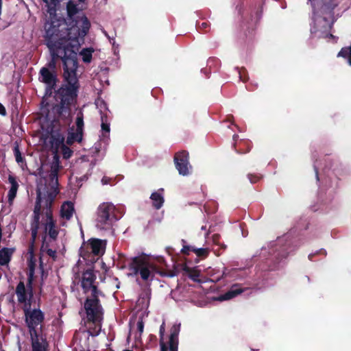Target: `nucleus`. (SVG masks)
Returning <instances> with one entry per match:
<instances>
[{"instance_id":"nucleus-41","label":"nucleus","mask_w":351,"mask_h":351,"mask_svg":"<svg viewBox=\"0 0 351 351\" xmlns=\"http://www.w3.org/2000/svg\"><path fill=\"white\" fill-rule=\"evenodd\" d=\"M40 250L42 251H46V253L47 254V255L49 256H50L51 258H52L54 261L56 260V250H53L51 248H49L48 247H44L43 249H42V247L40 248Z\"/></svg>"},{"instance_id":"nucleus-7","label":"nucleus","mask_w":351,"mask_h":351,"mask_svg":"<svg viewBox=\"0 0 351 351\" xmlns=\"http://www.w3.org/2000/svg\"><path fill=\"white\" fill-rule=\"evenodd\" d=\"M115 207L110 202H103L97 208V226L102 229H108L117 220L114 214Z\"/></svg>"},{"instance_id":"nucleus-54","label":"nucleus","mask_w":351,"mask_h":351,"mask_svg":"<svg viewBox=\"0 0 351 351\" xmlns=\"http://www.w3.org/2000/svg\"><path fill=\"white\" fill-rule=\"evenodd\" d=\"M201 229L203 230H206V226H202Z\"/></svg>"},{"instance_id":"nucleus-53","label":"nucleus","mask_w":351,"mask_h":351,"mask_svg":"<svg viewBox=\"0 0 351 351\" xmlns=\"http://www.w3.org/2000/svg\"><path fill=\"white\" fill-rule=\"evenodd\" d=\"M313 256H314V254H309V255H308V258H309L310 260H312V258H313Z\"/></svg>"},{"instance_id":"nucleus-21","label":"nucleus","mask_w":351,"mask_h":351,"mask_svg":"<svg viewBox=\"0 0 351 351\" xmlns=\"http://www.w3.org/2000/svg\"><path fill=\"white\" fill-rule=\"evenodd\" d=\"M74 212V206L71 202H65L61 206L60 215L62 218L69 220Z\"/></svg>"},{"instance_id":"nucleus-57","label":"nucleus","mask_w":351,"mask_h":351,"mask_svg":"<svg viewBox=\"0 0 351 351\" xmlns=\"http://www.w3.org/2000/svg\"><path fill=\"white\" fill-rule=\"evenodd\" d=\"M226 246L225 245H222V248H223V250H225V249H226Z\"/></svg>"},{"instance_id":"nucleus-10","label":"nucleus","mask_w":351,"mask_h":351,"mask_svg":"<svg viewBox=\"0 0 351 351\" xmlns=\"http://www.w3.org/2000/svg\"><path fill=\"white\" fill-rule=\"evenodd\" d=\"M14 293L19 304L22 306L32 305L34 298L33 287L25 285L23 280H21L19 282L15 288Z\"/></svg>"},{"instance_id":"nucleus-58","label":"nucleus","mask_w":351,"mask_h":351,"mask_svg":"<svg viewBox=\"0 0 351 351\" xmlns=\"http://www.w3.org/2000/svg\"><path fill=\"white\" fill-rule=\"evenodd\" d=\"M240 142H241L240 143H245L246 141H241Z\"/></svg>"},{"instance_id":"nucleus-36","label":"nucleus","mask_w":351,"mask_h":351,"mask_svg":"<svg viewBox=\"0 0 351 351\" xmlns=\"http://www.w3.org/2000/svg\"><path fill=\"white\" fill-rule=\"evenodd\" d=\"M101 130H102V135L106 137L109 135L110 129V124L107 123V117L101 116Z\"/></svg>"},{"instance_id":"nucleus-8","label":"nucleus","mask_w":351,"mask_h":351,"mask_svg":"<svg viewBox=\"0 0 351 351\" xmlns=\"http://www.w3.org/2000/svg\"><path fill=\"white\" fill-rule=\"evenodd\" d=\"M180 331V324H174L170 329V335L167 343L164 341V335L165 332V322H163L160 326V351H178L179 333Z\"/></svg>"},{"instance_id":"nucleus-38","label":"nucleus","mask_w":351,"mask_h":351,"mask_svg":"<svg viewBox=\"0 0 351 351\" xmlns=\"http://www.w3.org/2000/svg\"><path fill=\"white\" fill-rule=\"evenodd\" d=\"M60 148L62 150V156L64 159H69L71 157L73 151L69 147L64 144Z\"/></svg>"},{"instance_id":"nucleus-23","label":"nucleus","mask_w":351,"mask_h":351,"mask_svg":"<svg viewBox=\"0 0 351 351\" xmlns=\"http://www.w3.org/2000/svg\"><path fill=\"white\" fill-rule=\"evenodd\" d=\"M163 192V189H160L157 192H154L152 193L150 196V199L152 201V206L157 210L160 209L165 202L163 195L162 193H160L159 191Z\"/></svg>"},{"instance_id":"nucleus-56","label":"nucleus","mask_w":351,"mask_h":351,"mask_svg":"<svg viewBox=\"0 0 351 351\" xmlns=\"http://www.w3.org/2000/svg\"><path fill=\"white\" fill-rule=\"evenodd\" d=\"M328 36L330 37V38H333L334 37L333 35L331 34H329Z\"/></svg>"},{"instance_id":"nucleus-51","label":"nucleus","mask_w":351,"mask_h":351,"mask_svg":"<svg viewBox=\"0 0 351 351\" xmlns=\"http://www.w3.org/2000/svg\"><path fill=\"white\" fill-rule=\"evenodd\" d=\"M239 138V136H238L237 134H234V135H233V140H234V141H236V140H237V138Z\"/></svg>"},{"instance_id":"nucleus-35","label":"nucleus","mask_w":351,"mask_h":351,"mask_svg":"<svg viewBox=\"0 0 351 351\" xmlns=\"http://www.w3.org/2000/svg\"><path fill=\"white\" fill-rule=\"evenodd\" d=\"M192 252H193L197 255V256L202 258H205L209 255L208 248H197L193 247V248H192Z\"/></svg>"},{"instance_id":"nucleus-44","label":"nucleus","mask_w":351,"mask_h":351,"mask_svg":"<svg viewBox=\"0 0 351 351\" xmlns=\"http://www.w3.org/2000/svg\"><path fill=\"white\" fill-rule=\"evenodd\" d=\"M143 328H144V323H143V320L138 321V322H137V330L139 332L140 336L141 335V334L143 332Z\"/></svg>"},{"instance_id":"nucleus-12","label":"nucleus","mask_w":351,"mask_h":351,"mask_svg":"<svg viewBox=\"0 0 351 351\" xmlns=\"http://www.w3.org/2000/svg\"><path fill=\"white\" fill-rule=\"evenodd\" d=\"M61 168L62 166L60 165L59 158L56 155L51 165V169L49 175V184L51 189L53 191V193L51 194L53 197L59 193L58 173Z\"/></svg>"},{"instance_id":"nucleus-59","label":"nucleus","mask_w":351,"mask_h":351,"mask_svg":"<svg viewBox=\"0 0 351 351\" xmlns=\"http://www.w3.org/2000/svg\"><path fill=\"white\" fill-rule=\"evenodd\" d=\"M123 351H132V350H125Z\"/></svg>"},{"instance_id":"nucleus-2","label":"nucleus","mask_w":351,"mask_h":351,"mask_svg":"<svg viewBox=\"0 0 351 351\" xmlns=\"http://www.w3.org/2000/svg\"><path fill=\"white\" fill-rule=\"evenodd\" d=\"M58 93L59 102L52 109L40 110L44 121L42 123V129L50 135V143L56 149L60 148L64 145V136L61 132L62 127L70 125L71 119V103L75 95L73 91H66L62 94L63 90Z\"/></svg>"},{"instance_id":"nucleus-3","label":"nucleus","mask_w":351,"mask_h":351,"mask_svg":"<svg viewBox=\"0 0 351 351\" xmlns=\"http://www.w3.org/2000/svg\"><path fill=\"white\" fill-rule=\"evenodd\" d=\"M78 67V62L76 60L75 69L71 68L68 69L69 77L65 78V66L63 64V83L57 88V83L58 82V74L56 71H51L49 68L42 67L39 71L38 80L46 85L45 94L42 98L40 103V110L45 109H52L55 105L58 104V93L63 90L62 94L64 95L66 91L74 92L75 98L71 103V107L75 105L77 102V93L80 88L79 80L77 76V69ZM58 100H60L58 99Z\"/></svg>"},{"instance_id":"nucleus-43","label":"nucleus","mask_w":351,"mask_h":351,"mask_svg":"<svg viewBox=\"0 0 351 351\" xmlns=\"http://www.w3.org/2000/svg\"><path fill=\"white\" fill-rule=\"evenodd\" d=\"M210 27V24L208 22H203L198 25V29L200 31H203L204 32H207V29Z\"/></svg>"},{"instance_id":"nucleus-1","label":"nucleus","mask_w":351,"mask_h":351,"mask_svg":"<svg viewBox=\"0 0 351 351\" xmlns=\"http://www.w3.org/2000/svg\"><path fill=\"white\" fill-rule=\"evenodd\" d=\"M45 43L49 51H62V64L65 66V78L69 77L68 73L71 66L75 69L77 60V45L80 36L71 34V27L66 24V20L53 19L45 26Z\"/></svg>"},{"instance_id":"nucleus-18","label":"nucleus","mask_w":351,"mask_h":351,"mask_svg":"<svg viewBox=\"0 0 351 351\" xmlns=\"http://www.w3.org/2000/svg\"><path fill=\"white\" fill-rule=\"evenodd\" d=\"M243 291L244 289H243L239 285H233L228 291L220 296V300H230L241 294Z\"/></svg>"},{"instance_id":"nucleus-19","label":"nucleus","mask_w":351,"mask_h":351,"mask_svg":"<svg viewBox=\"0 0 351 351\" xmlns=\"http://www.w3.org/2000/svg\"><path fill=\"white\" fill-rule=\"evenodd\" d=\"M8 182L11 184L10 189L8 193V202H12L16 196V193L19 189V183L15 176L9 174Z\"/></svg>"},{"instance_id":"nucleus-16","label":"nucleus","mask_w":351,"mask_h":351,"mask_svg":"<svg viewBox=\"0 0 351 351\" xmlns=\"http://www.w3.org/2000/svg\"><path fill=\"white\" fill-rule=\"evenodd\" d=\"M148 265L149 263L145 257L135 256L131 259L130 263L128 264V268L134 273V274L136 275L138 274L141 269Z\"/></svg>"},{"instance_id":"nucleus-31","label":"nucleus","mask_w":351,"mask_h":351,"mask_svg":"<svg viewBox=\"0 0 351 351\" xmlns=\"http://www.w3.org/2000/svg\"><path fill=\"white\" fill-rule=\"evenodd\" d=\"M93 51V48H84L81 51L80 55L82 56L84 62L90 63L91 62Z\"/></svg>"},{"instance_id":"nucleus-50","label":"nucleus","mask_w":351,"mask_h":351,"mask_svg":"<svg viewBox=\"0 0 351 351\" xmlns=\"http://www.w3.org/2000/svg\"><path fill=\"white\" fill-rule=\"evenodd\" d=\"M250 148H248V149H247V150L246 151V152H250ZM236 151H237V153H239V154H243V153H245V152H241V151H240V150H237V149Z\"/></svg>"},{"instance_id":"nucleus-47","label":"nucleus","mask_w":351,"mask_h":351,"mask_svg":"<svg viewBox=\"0 0 351 351\" xmlns=\"http://www.w3.org/2000/svg\"><path fill=\"white\" fill-rule=\"evenodd\" d=\"M0 114L2 116H5L7 114L5 108L1 103H0Z\"/></svg>"},{"instance_id":"nucleus-6","label":"nucleus","mask_w":351,"mask_h":351,"mask_svg":"<svg viewBox=\"0 0 351 351\" xmlns=\"http://www.w3.org/2000/svg\"><path fill=\"white\" fill-rule=\"evenodd\" d=\"M104 296L103 292L98 287H93L90 295L84 302V308L88 322L95 323L103 315V307L99 297Z\"/></svg>"},{"instance_id":"nucleus-37","label":"nucleus","mask_w":351,"mask_h":351,"mask_svg":"<svg viewBox=\"0 0 351 351\" xmlns=\"http://www.w3.org/2000/svg\"><path fill=\"white\" fill-rule=\"evenodd\" d=\"M26 274H27V276L26 285H27L29 287H33L34 281L35 280V271L27 270Z\"/></svg>"},{"instance_id":"nucleus-30","label":"nucleus","mask_w":351,"mask_h":351,"mask_svg":"<svg viewBox=\"0 0 351 351\" xmlns=\"http://www.w3.org/2000/svg\"><path fill=\"white\" fill-rule=\"evenodd\" d=\"M27 270L28 271H34L36 267V258L35 257L34 251H28L27 250Z\"/></svg>"},{"instance_id":"nucleus-17","label":"nucleus","mask_w":351,"mask_h":351,"mask_svg":"<svg viewBox=\"0 0 351 351\" xmlns=\"http://www.w3.org/2000/svg\"><path fill=\"white\" fill-rule=\"evenodd\" d=\"M41 202V194L40 192H38L37 193L36 204L34 208V215L30 224L40 225L41 222L40 221V219L42 208Z\"/></svg>"},{"instance_id":"nucleus-20","label":"nucleus","mask_w":351,"mask_h":351,"mask_svg":"<svg viewBox=\"0 0 351 351\" xmlns=\"http://www.w3.org/2000/svg\"><path fill=\"white\" fill-rule=\"evenodd\" d=\"M186 265V264L176 263L174 264L172 269L164 270L160 269L157 271L156 272L159 274L162 277H169L172 278L176 276L179 274L180 271L182 270V266Z\"/></svg>"},{"instance_id":"nucleus-11","label":"nucleus","mask_w":351,"mask_h":351,"mask_svg":"<svg viewBox=\"0 0 351 351\" xmlns=\"http://www.w3.org/2000/svg\"><path fill=\"white\" fill-rule=\"evenodd\" d=\"M40 226L43 228L42 233V249H43L49 246L47 237H49V241L57 240L59 234V228L56 225V221L41 222Z\"/></svg>"},{"instance_id":"nucleus-29","label":"nucleus","mask_w":351,"mask_h":351,"mask_svg":"<svg viewBox=\"0 0 351 351\" xmlns=\"http://www.w3.org/2000/svg\"><path fill=\"white\" fill-rule=\"evenodd\" d=\"M13 152L15 157L16 162L21 167L23 164H25V159L23 157L22 154L19 149V144L16 142L13 148Z\"/></svg>"},{"instance_id":"nucleus-24","label":"nucleus","mask_w":351,"mask_h":351,"mask_svg":"<svg viewBox=\"0 0 351 351\" xmlns=\"http://www.w3.org/2000/svg\"><path fill=\"white\" fill-rule=\"evenodd\" d=\"M14 250L13 248L3 247L0 250V265H8L11 260Z\"/></svg>"},{"instance_id":"nucleus-32","label":"nucleus","mask_w":351,"mask_h":351,"mask_svg":"<svg viewBox=\"0 0 351 351\" xmlns=\"http://www.w3.org/2000/svg\"><path fill=\"white\" fill-rule=\"evenodd\" d=\"M62 1V0H43V1L46 3L50 14L56 12V7Z\"/></svg>"},{"instance_id":"nucleus-52","label":"nucleus","mask_w":351,"mask_h":351,"mask_svg":"<svg viewBox=\"0 0 351 351\" xmlns=\"http://www.w3.org/2000/svg\"><path fill=\"white\" fill-rule=\"evenodd\" d=\"M315 173H316V178L317 180H319L318 171L317 169H315Z\"/></svg>"},{"instance_id":"nucleus-27","label":"nucleus","mask_w":351,"mask_h":351,"mask_svg":"<svg viewBox=\"0 0 351 351\" xmlns=\"http://www.w3.org/2000/svg\"><path fill=\"white\" fill-rule=\"evenodd\" d=\"M71 131H69L66 138V143L71 145L74 142H81L83 138V133L80 132L77 130L73 132V127L71 128Z\"/></svg>"},{"instance_id":"nucleus-39","label":"nucleus","mask_w":351,"mask_h":351,"mask_svg":"<svg viewBox=\"0 0 351 351\" xmlns=\"http://www.w3.org/2000/svg\"><path fill=\"white\" fill-rule=\"evenodd\" d=\"M148 266H149V265L145 266L142 269H141L139 271V272H138V274H140V275H141V277L144 280H148V278H149V277L150 276V271L149 269V267Z\"/></svg>"},{"instance_id":"nucleus-46","label":"nucleus","mask_w":351,"mask_h":351,"mask_svg":"<svg viewBox=\"0 0 351 351\" xmlns=\"http://www.w3.org/2000/svg\"><path fill=\"white\" fill-rule=\"evenodd\" d=\"M220 235L218 234H214L213 235V241L216 245H220L219 243Z\"/></svg>"},{"instance_id":"nucleus-33","label":"nucleus","mask_w":351,"mask_h":351,"mask_svg":"<svg viewBox=\"0 0 351 351\" xmlns=\"http://www.w3.org/2000/svg\"><path fill=\"white\" fill-rule=\"evenodd\" d=\"M39 269L40 271V289H42V287L44 285L45 280L48 276V273L45 271L44 268V263L42 260V258H39Z\"/></svg>"},{"instance_id":"nucleus-22","label":"nucleus","mask_w":351,"mask_h":351,"mask_svg":"<svg viewBox=\"0 0 351 351\" xmlns=\"http://www.w3.org/2000/svg\"><path fill=\"white\" fill-rule=\"evenodd\" d=\"M53 197H52L51 194H49V196L45 199V206L46 208L45 217L46 219L43 222H53L56 221L54 219L52 210L51 206L53 202Z\"/></svg>"},{"instance_id":"nucleus-9","label":"nucleus","mask_w":351,"mask_h":351,"mask_svg":"<svg viewBox=\"0 0 351 351\" xmlns=\"http://www.w3.org/2000/svg\"><path fill=\"white\" fill-rule=\"evenodd\" d=\"M24 313L25 322L28 328L29 334L39 332L37 326L40 325L45 320V314L40 309L32 308V305L22 306Z\"/></svg>"},{"instance_id":"nucleus-13","label":"nucleus","mask_w":351,"mask_h":351,"mask_svg":"<svg viewBox=\"0 0 351 351\" xmlns=\"http://www.w3.org/2000/svg\"><path fill=\"white\" fill-rule=\"evenodd\" d=\"M189 152L185 150L178 152L174 156L176 168L182 176H187L189 173Z\"/></svg>"},{"instance_id":"nucleus-48","label":"nucleus","mask_w":351,"mask_h":351,"mask_svg":"<svg viewBox=\"0 0 351 351\" xmlns=\"http://www.w3.org/2000/svg\"><path fill=\"white\" fill-rule=\"evenodd\" d=\"M99 331H100V328L97 331H91L90 330H88V332L90 335L95 337V336H97L99 335Z\"/></svg>"},{"instance_id":"nucleus-40","label":"nucleus","mask_w":351,"mask_h":351,"mask_svg":"<svg viewBox=\"0 0 351 351\" xmlns=\"http://www.w3.org/2000/svg\"><path fill=\"white\" fill-rule=\"evenodd\" d=\"M183 247L181 249V253L184 255H189V252H192V248H193L194 246L187 245L185 243H186L184 239H182L181 241Z\"/></svg>"},{"instance_id":"nucleus-42","label":"nucleus","mask_w":351,"mask_h":351,"mask_svg":"<svg viewBox=\"0 0 351 351\" xmlns=\"http://www.w3.org/2000/svg\"><path fill=\"white\" fill-rule=\"evenodd\" d=\"M247 177H248L250 182L252 184L256 183L261 178V176L259 175L251 174V173L248 174Z\"/></svg>"},{"instance_id":"nucleus-4","label":"nucleus","mask_w":351,"mask_h":351,"mask_svg":"<svg viewBox=\"0 0 351 351\" xmlns=\"http://www.w3.org/2000/svg\"><path fill=\"white\" fill-rule=\"evenodd\" d=\"M67 18L66 24L71 27V34L75 36H80L81 40L88 33L90 22L82 12V8L72 0H69L66 5Z\"/></svg>"},{"instance_id":"nucleus-25","label":"nucleus","mask_w":351,"mask_h":351,"mask_svg":"<svg viewBox=\"0 0 351 351\" xmlns=\"http://www.w3.org/2000/svg\"><path fill=\"white\" fill-rule=\"evenodd\" d=\"M51 56V60L47 63V68H49L51 71H56V60L58 58H60L62 60V57L63 56V52L62 51H49Z\"/></svg>"},{"instance_id":"nucleus-14","label":"nucleus","mask_w":351,"mask_h":351,"mask_svg":"<svg viewBox=\"0 0 351 351\" xmlns=\"http://www.w3.org/2000/svg\"><path fill=\"white\" fill-rule=\"evenodd\" d=\"M96 275L93 270L88 269L82 273L81 287L84 293H87L89 291L92 292L93 287H97V286L94 285Z\"/></svg>"},{"instance_id":"nucleus-55","label":"nucleus","mask_w":351,"mask_h":351,"mask_svg":"<svg viewBox=\"0 0 351 351\" xmlns=\"http://www.w3.org/2000/svg\"><path fill=\"white\" fill-rule=\"evenodd\" d=\"M86 0H78L80 3H84Z\"/></svg>"},{"instance_id":"nucleus-15","label":"nucleus","mask_w":351,"mask_h":351,"mask_svg":"<svg viewBox=\"0 0 351 351\" xmlns=\"http://www.w3.org/2000/svg\"><path fill=\"white\" fill-rule=\"evenodd\" d=\"M32 351H47L49 343L39 332L30 334Z\"/></svg>"},{"instance_id":"nucleus-28","label":"nucleus","mask_w":351,"mask_h":351,"mask_svg":"<svg viewBox=\"0 0 351 351\" xmlns=\"http://www.w3.org/2000/svg\"><path fill=\"white\" fill-rule=\"evenodd\" d=\"M182 269L188 274L189 277L195 282L199 281V272L198 270L189 267L187 265H182Z\"/></svg>"},{"instance_id":"nucleus-5","label":"nucleus","mask_w":351,"mask_h":351,"mask_svg":"<svg viewBox=\"0 0 351 351\" xmlns=\"http://www.w3.org/2000/svg\"><path fill=\"white\" fill-rule=\"evenodd\" d=\"M106 245L107 241L105 239L90 238L82 243L80 255L85 261L94 263L105 254Z\"/></svg>"},{"instance_id":"nucleus-26","label":"nucleus","mask_w":351,"mask_h":351,"mask_svg":"<svg viewBox=\"0 0 351 351\" xmlns=\"http://www.w3.org/2000/svg\"><path fill=\"white\" fill-rule=\"evenodd\" d=\"M40 226V225L30 224L31 239L27 249L28 251H34L35 242L38 237Z\"/></svg>"},{"instance_id":"nucleus-34","label":"nucleus","mask_w":351,"mask_h":351,"mask_svg":"<svg viewBox=\"0 0 351 351\" xmlns=\"http://www.w3.org/2000/svg\"><path fill=\"white\" fill-rule=\"evenodd\" d=\"M76 130L82 132L84 130V114L82 111H80L77 114L76 121Z\"/></svg>"},{"instance_id":"nucleus-45","label":"nucleus","mask_w":351,"mask_h":351,"mask_svg":"<svg viewBox=\"0 0 351 351\" xmlns=\"http://www.w3.org/2000/svg\"><path fill=\"white\" fill-rule=\"evenodd\" d=\"M112 180V178H109V177H107V176H104L101 179V183L105 185V184H111V181Z\"/></svg>"},{"instance_id":"nucleus-49","label":"nucleus","mask_w":351,"mask_h":351,"mask_svg":"<svg viewBox=\"0 0 351 351\" xmlns=\"http://www.w3.org/2000/svg\"><path fill=\"white\" fill-rule=\"evenodd\" d=\"M239 77H240V79H241L242 81H243V82H245V78H243V76H242L241 71H239Z\"/></svg>"}]
</instances>
